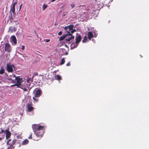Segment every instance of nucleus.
<instances>
[{
  "label": "nucleus",
  "instance_id": "nucleus-9",
  "mask_svg": "<svg viewBox=\"0 0 149 149\" xmlns=\"http://www.w3.org/2000/svg\"><path fill=\"white\" fill-rule=\"evenodd\" d=\"M22 85L24 86V87H25L26 88H28L29 89V91L31 89V87H30V84H27L25 81H23V83L22 84Z\"/></svg>",
  "mask_w": 149,
  "mask_h": 149
},
{
  "label": "nucleus",
  "instance_id": "nucleus-6",
  "mask_svg": "<svg viewBox=\"0 0 149 149\" xmlns=\"http://www.w3.org/2000/svg\"><path fill=\"white\" fill-rule=\"evenodd\" d=\"M93 33L94 34V36H93V34L91 32H89L88 33V38L89 39V40H91V38L93 37H96L97 36V33H95V31H93Z\"/></svg>",
  "mask_w": 149,
  "mask_h": 149
},
{
  "label": "nucleus",
  "instance_id": "nucleus-3",
  "mask_svg": "<svg viewBox=\"0 0 149 149\" xmlns=\"http://www.w3.org/2000/svg\"><path fill=\"white\" fill-rule=\"evenodd\" d=\"M15 79L16 81V84H17V86L19 88L21 87L22 86L23 81H24L22 80V78H20L18 77H16Z\"/></svg>",
  "mask_w": 149,
  "mask_h": 149
},
{
  "label": "nucleus",
  "instance_id": "nucleus-38",
  "mask_svg": "<svg viewBox=\"0 0 149 149\" xmlns=\"http://www.w3.org/2000/svg\"><path fill=\"white\" fill-rule=\"evenodd\" d=\"M22 56L24 58L27 57L24 54H22Z\"/></svg>",
  "mask_w": 149,
  "mask_h": 149
},
{
  "label": "nucleus",
  "instance_id": "nucleus-34",
  "mask_svg": "<svg viewBox=\"0 0 149 149\" xmlns=\"http://www.w3.org/2000/svg\"><path fill=\"white\" fill-rule=\"evenodd\" d=\"M4 138V135L2 136L1 137H0V141L1 140H2Z\"/></svg>",
  "mask_w": 149,
  "mask_h": 149
},
{
  "label": "nucleus",
  "instance_id": "nucleus-39",
  "mask_svg": "<svg viewBox=\"0 0 149 149\" xmlns=\"http://www.w3.org/2000/svg\"><path fill=\"white\" fill-rule=\"evenodd\" d=\"M22 4L20 5V7H19V10H20L21 8V7H22Z\"/></svg>",
  "mask_w": 149,
  "mask_h": 149
},
{
  "label": "nucleus",
  "instance_id": "nucleus-23",
  "mask_svg": "<svg viewBox=\"0 0 149 149\" xmlns=\"http://www.w3.org/2000/svg\"><path fill=\"white\" fill-rule=\"evenodd\" d=\"M56 79L59 80L61 79V77L59 75H57L56 77Z\"/></svg>",
  "mask_w": 149,
  "mask_h": 149
},
{
  "label": "nucleus",
  "instance_id": "nucleus-24",
  "mask_svg": "<svg viewBox=\"0 0 149 149\" xmlns=\"http://www.w3.org/2000/svg\"><path fill=\"white\" fill-rule=\"evenodd\" d=\"M47 5L46 4H44L43 6V10H44L47 7Z\"/></svg>",
  "mask_w": 149,
  "mask_h": 149
},
{
  "label": "nucleus",
  "instance_id": "nucleus-21",
  "mask_svg": "<svg viewBox=\"0 0 149 149\" xmlns=\"http://www.w3.org/2000/svg\"><path fill=\"white\" fill-rule=\"evenodd\" d=\"M65 61L64 60V58H63L62 59L61 62L60 63V65H62L63 64L65 63Z\"/></svg>",
  "mask_w": 149,
  "mask_h": 149
},
{
  "label": "nucleus",
  "instance_id": "nucleus-13",
  "mask_svg": "<svg viewBox=\"0 0 149 149\" xmlns=\"http://www.w3.org/2000/svg\"><path fill=\"white\" fill-rule=\"evenodd\" d=\"M76 42L78 43L81 40V37L80 35L77 36L76 38Z\"/></svg>",
  "mask_w": 149,
  "mask_h": 149
},
{
  "label": "nucleus",
  "instance_id": "nucleus-42",
  "mask_svg": "<svg viewBox=\"0 0 149 149\" xmlns=\"http://www.w3.org/2000/svg\"><path fill=\"white\" fill-rule=\"evenodd\" d=\"M8 79H9V80H11V81L12 80V79H11V78H8Z\"/></svg>",
  "mask_w": 149,
  "mask_h": 149
},
{
  "label": "nucleus",
  "instance_id": "nucleus-15",
  "mask_svg": "<svg viewBox=\"0 0 149 149\" xmlns=\"http://www.w3.org/2000/svg\"><path fill=\"white\" fill-rule=\"evenodd\" d=\"M10 10L13 13V15L15 16V7L14 6H11Z\"/></svg>",
  "mask_w": 149,
  "mask_h": 149
},
{
  "label": "nucleus",
  "instance_id": "nucleus-16",
  "mask_svg": "<svg viewBox=\"0 0 149 149\" xmlns=\"http://www.w3.org/2000/svg\"><path fill=\"white\" fill-rule=\"evenodd\" d=\"M72 34H71V35H70V37H69L68 38H67L66 39V40L67 41L69 42L70 40H71L72 39H74V36H72Z\"/></svg>",
  "mask_w": 149,
  "mask_h": 149
},
{
  "label": "nucleus",
  "instance_id": "nucleus-27",
  "mask_svg": "<svg viewBox=\"0 0 149 149\" xmlns=\"http://www.w3.org/2000/svg\"><path fill=\"white\" fill-rule=\"evenodd\" d=\"M32 134L31 133H30V136H29L28 137V138L29 139H31L32 138Z\"/></svg>",
  "mask_w": 149,
  "mask_h": 149
},
{
  "label": "nucleus",
  "instance_id": "nucleus-8",
  "mask_svg": "<svg viewBox=\"0 0 149 149\" xmlns=\"http://www.w3.org/2000/svg\"><path fill=\"white\" fill-rule=\"evenodd\" d=\"M5 50L8 52L11 51V48L10 45L8 43H6L5 45Z\"/></svg>",
  "mask_w": 149,
  "mask_h": 149
},
{
  "label": "nucleus",
  "instance_id": "nucleus-14",
  "mask_svg": "<svg viewBox=\"0 0 149 149\" xmlns=\"http://www.w3.org/2000/svg\"><path fill=\"white\" fill-rule=\"evenodd\" d=\"M78 43H77L76 42H73L71 45V48L74 49L78 45Z\"/></svg>",
  "mask_w": 149,
  "mask_h": 149
},
{
  "label": "nucleus",
  "instance_id": "nucleus-1",
  "mask_svg": "<svg viewBox=\"0 0 149 149\" xmlns=\"http://www.w3.org/2000/svg\"><path fill=\"white\" fill-rule=\"evenodd\" d=\"M32 128L35 134L37 137H41L44 133L43 127L38 124L32 125Z\"/></svg>",
  "mask_w": 149,
  "mask_h": 149
},
{
  "label": "nucleus",
  "instance_id": "nucleus-30",
  "mask_svg": "<svg viewBox=\"0 0 149 149\" xmlns=\"http://www.w3.org/2000/svg\"><path fill=\"white\" fill-rule=\"evenodd\" d=\"M11 81H12V83H15V84L16 83V80L15 81V80H12Z\"/></svg>",
  "mask_w": 149,
  "mask_h": 149
},
{
  "label": "nucleus",
  "instance_id": "nucleus-41",
  "mask_svg": "<svg viewBox=\"0 0 149 149\" xmlns=\"http://www.w3.org/2000/svg\"><path fill=\"white\" fill-rule=\"evenodd\" d=\"M68 54V53L67 52H66L65 53V54L66 55H67Z\"/></svg>",
  "mask_w": 149,
  "mask_h": 149
},
{
  "label": "nucleus",
  "instance_id": "nucleus-43",
  "mask_svg": "<svg viewBox=\"0 0 149 149\" xmlns=\"http://www.w3.org/2000/svg\"><path fill=\"white\" fill-rule=\"evenodd\" d=\"M14 77H15V75H14Z\"/></svg>",
  "mask_w": 149,
  "mask_h": 149
},
{
  "label": "nucleus",
  "instance_id": "nucleus-26",
  "mask_svg": "<svg viewBox=\"0 0 149 149\" xmlns=\"http://www.w3.org/2000/svg\"><path fill=\"white\" fill-rule=\"evenodd\" d=\"M11 140L10 139H9L8 140L7 142V144L8 145H10V142L11 141Z\"/></svg>",
  "mask_w": 149,
  "mask_h": 149
},
{
  "label": "nucleus",
  "instance_id": "nucleus-33",
  "mask_svg": "<svg viewBox=\"0 0 149 149\" xmlns=\"http://www.w3.org/2000/svg\"><path fill=\"white\" fill-rule=\"evenodd\" d=\"M71 6L72 8H74V4H71Z\"/></svg>",
  "mask_w": 149,
  "mask_h": 149
},
{
  "label": "nucleus",
  "instance_id": "nucleus-22",
  "mask_svg": "<svg viewBox=\"0 0 149 149\" xmlns=\"http://www.w3.org/2000/svg\"><path fill=\"white\" fill-rule=\"evenodd\" d=\"M5 70L2 67L0 70V74H2L4 72Z\"/></svg>",
  "mask_w": 149,
  "mask_h": 149
},
{
  "label": "nucleus",
  "instance_id": "nucleus-40",
  "mask_svg": "<svg viewBox=\"0 0 149 149\" xmlns=\"http://www.w3.org/2000/svg\"><path fill=\"white\" fill-rule=\"evenodd\" d=\"M17 86V84H16L14 85H11V86Z\"/></svg>",
  "mask_w": 149,
  "mask_h": 149
},
{
  "label": "nucleus",
  "instance_id": "nucleus-20",
  "mask_svg": "<svg viewBox=\"0 0 149 149\" xmlns=\"http://www.w3.org/2000/svg\"><path fill=\"white\" fill-rule=\"evenodd\" d=\"M29 142V140L27 139H26L24 140L22 142V145H25L27 144Z\"/></svg>",
  "mask_w": 149,
  "mask_h": 149
},
{
  "label": "nucleus",
  "instance_id": "nucleus-35",
  "mask_svg": "<svg viewBox=\"0 0 149 149\" xmlns=\"http://www.w3.org/2000/svg\"><path fill=\"white\" fill-rule=\"evenodd\" d=\"M62 34V31H60L58 33V35H61Z\"/></svg>",
  "mask_w": 149,
  "mask_h": 149
},
{
  "label": "nucleus",
  "instance_id": "nucleus-10",
  "mask_svg": "<svg viewBox=\"0 0 149 149\" xmlns=\"http://www.w3.org/2000/svg\"><path fill=\"white\" fill-rule=\"evenodd\" d=\"M16 140H14L12 141V143H10V147L8 146V148L9 149H13L14 148V147L13 146V145L16 142Z\"/></svg>",
  "mask_w": 149,
  "mask_h": 149
},
{
  "label": "nucleus",
  "instance_id": "nucleus-36",
  "mask_svg": "<svg viewBox=\"0 0 149 149\" xmlns=\"http://www.w3.org/2000/svg\"><path fill=\"white\" fill-rule=\"evenodd\" d=\"M70 62L68 63L67 64H66V65L67 66H70Z\"/></svg>",
  "mask_w": 149,
  "mask_h": 149
},
{
  "label": "nucleus",
  "instance_id": "nucleus-11",
  "mask_svg": "<svg viewBox=\"0 0 149 149\" xmlns=\"http://www.w3.org/2000/svg\"><path fill=\"white\" fill-rule=\"evenodd\" d=\"M27 109L29 111L31 112L33 109V108L32 107L31 105L29 103L27 105Z\"/></svg>",
  "mask_w": 149,
  "mask_h": 149
},
{
  "label": "nucleus",
  "instance_id": "nucleus-7",
  "mask_svg": "<svg viewBox=\"0 0 149 149\" xmlns=\"http://www.w3.org/2000/svg\"><path fill=\"white\" fill-rule=\"evenodd\" d=\"M10 42L13 45H15L17 43V40L15 36H12L10 40Z\"/></svg>",
  "mask_w": 149,
  "mask_h": 149
},
{
  "label": "nucleus",
  "instance_id": "nucleus-25",
  "mask_svg": "<svg viewBox=\"0 0 149 149\" xmlns=\"http://www.w3.org/2000/svg\"><path fill=\"white\" fill-rule=\"evenodd\" d=\"M87 37H84V39L82 40V42L84 43L87 40Z\"/></svg>",
  "mask_w": 149,
  "mask_h": 149
},
{
  "label": "nucleus",
  "instance_id": "nucleus-37",
  "mask_svg": "<svg viewBox=\"0 0 149 149\" xmlns=\"http://www.w3.org/2000/svg\"><path fill=\"white\" fill-rule=\"evenodd\" d=\"M25 49V46H22V50H23L24 49Z\"/></svg>",
  "mask_w": 149,
  "mask_h": 149
},
{
  "label": "nucleus",
  "instance_id": "nucleus-19",
  "mask_svg": "<svg viewBox=\"0 0 149 149\" xmlns=\"http://www.w3.org/2000/svg\"><path fill=\"white\" fill-rule=\"evenodd\" d=\"M20 88H21L22 89L24 92H27V94H28V93L29 91H28V89H27V88H26L25 87H24V85L22 86H21V87H20Z\"/></svg>",
  "mask_w": 149,
  "mask_h": 149
},
{
  "label": "nucleus",
  "instance_id": "nucleus-4",
  "mask_svg": "<svg viewBox=\"0 0 149 149\" xmlns=\"http://www.w3.org/2000/svg\"><path fill=\"white\" fill-rule=\"evenodd\" d=\"M14 66L13 65L7 63L6 65V70L8 72H12L13 71V68Z\"/></svg>",
  "mask_w": 149,
  "mask_h": 149
},
{
  "label": "nucleus",
  "instance_id": "nucleus-5",
  "mask_svg": "<svg viewBox=\"0 0 149 149\" xmlns=\"http://www.w3.org/2000/svg\"><path fill=\"white\" fill-rule=\"evenodd\" d=\"M33 93L35 97H39L41 95V91L40 89L37 88L34 91Z\"/></svg>",
  "mask_w": 149,
  "mask_h": 149
},
{
  "label": "nucleus",
  "instance_id": "nucleus-12",
  "mask_svg": "<svg viewBox=\"0 0 149 149\" xmlns=\"http://www.w3.org/2000/svg\"><path fill=\"white\" fill-rule=\"evenodd\" d=\"M6 139H9L11 135V133L8 130H6Z\"/></svg>",
  "mask_w": 149,
  "mask_h": 149
},
{
  "label": "nucleus",
  "instance_id": "nucleus-28",
  "mask_svg": "<svg viewBox=\"0 0 149 149\" xmlns=\"http://www.w3.org/2000/svg\"><path fill=\"white\" fill-rule=\"evenodd\" d=\"M1 133H5V131L4 130H3L2 129H1V132H0Z\"/></svg>",
  "mask_w": 149,
  "mask_h": 149
},
{
  "label": "nucleus",
  "instance_id": "nucleus-18",
  "mask_svg": "<svg viewBox=\"0 0 149 149\" xmlns=\"http://www.w3.org/2000/svg\"><path fill=\"white\" fill-rule=\"evenodd\" d=\"M27 82L29 84H31L33 82V80L30 78L28 77L27 79Z\"/></svg>",
  "mask_w": 149,
  "mask_h": 149
},
{
  "label": "nucleus",
  "instance_id": "nucleus-31",
  "mask_svg": "<svg viewBox=\"0 0 149 149\" xmlns=\"http://www.w3.org/2000/svg\"><path fill=\"white\" fill-rule=\"evenodd\" d=\"M44 41L47 42H49L50 41L49 39H45L44 40Z\"/></svg>",
  "mask_w": 149,
  "mask_h": 149
},
{
  "label": "nucleus",
  "instance_id": "nucleus-29",
  "mask_svg": "<svg viewBox=\"0 0 149 149\" xmlns=\"http://www.w3.org/2000/svg\"><path fill=\"white\" fill-rule=\"evenodd\" d=\"M33 99L34 100V101H35L36 102H37L38 101V99L37 98H35L34 97H33Z\"/></svg>",
  "mask_w": 149,
  "mask_h": 149
},
{
  "label": "nucleus",
  "instance_id": "nucleus-17",
  "mask_svg": "<svg viewBox=\"0 0 149 149\" xmlns=\"http://www.w3.org/2000/svg\"><path fill=\"white\" fill-rule=\"evenodd\" d=\"M16 30V28L15 27L10 26L9 28V31H10L11 33L15 32Z\"/></svg>",
  "mask_w": 149,
  "mask_h": 149
},
{
  "label": "nucleus",
  "instance_id": "nucleus-2",
  "mask_svg": "<svg viewBox=\"0 0 149 149\" xmlns=\"http://www.w3.org/2000/svg\"><path fill=\"white\" fill-rule=\"evenodd\" d=\"M74 27L73 25H70L68 26H65L64 29L66 30V34L63 35L60 37V40H62L65 38L67 36L71 35L74 32L76 31L75 29H73Z\"/></svg>",
  "mask_w": 149,
  "mask_h": 149
},
{
  "label": "nucleus",
  "instance_id": "nucleus-32",
  "mask_svg": "<svg viewBox=\"0 0 149 149\" xmlns=\"http://www.w3.org/2000/svg\"><path fill=\"white\" fill-rule=\"evenodd\" d=\"M17 4V2H14L12 5L11 6H14V7H15V5Z\"/></svg>",
  "mask_w": 149,
  "mask_h": 149
}]
</instances>
